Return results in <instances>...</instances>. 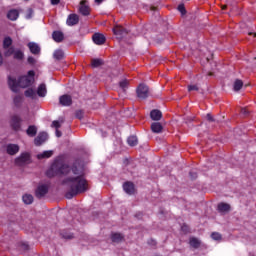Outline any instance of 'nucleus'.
Returning a JSON list of instances; mask_svg holds the SVG:
<instances>
[{
	"label": "nucleus",
	"instance_id": "obj_1",
	"mask_svg": "<svg viewBox=\"0 0 256 256\" xmlns=\"http://www.w3.org/2000/svg\"><path fill=\"white\" fill-rule=\"evenodd\" d=\"M46 175L47 177H64L62 185L67 189V199H73L76 195L85 193L89 189V183L85 179L83 168L69 167L61 160L54 161Z\"/></svg>",
	"mask_w": 256,
	"mask_h": 256
},
{
	"label": "nucleus",
	"instance_id": "obj_2",
	"mask_svg": "<svg viewBox=\"0 0 256 256\" xmlns=\"http://www.w3.org/2000/svg\"><path fill=\"white\" fill-rule=\"evenodd\" d=\"M33 83H35V71L33 70H30L27 74L20 76L18 80L12 76L8 77V85L14 93L19 91V87L25 89L27 87H31Z\"/></svg>",
	"mask_w": 256,
	"mask_h": 256
},
{
	"label": "nucleus",
	"instance_id": "obj_3",
	"mask_svg": "<svg viewBox=\"0 0 256 256\" xmlns=\"http://www.w3.org/2000/svg\"><path fill=\"white\" fill-rule=\"evenodd\" d=\"M15 163L19 167H22V165H28V163H31V154L23 152L19 157L15 159Z\"/></svg>",
	"mask_w": 256,
	"mask_h": 256
},
{
	"label": "nucleus",
	"instance_id": "obj_4",
	"mask_svg": "<svg viewBox=\"0 0 256 256\" xmlns=\"http://www.w3.org/2000/svg\"><path fill=\"white\" fill-rule=\"evenodd\" d=\"M139 99H147L149 97V87L145 84H140L136 90Z\"/></svg>",
	"mask_w": 256,
	"mask_h": 256
},
{
	"label": "nucleus",
	"instance_id": "obj_5",
	"mask_svg": "<svg viewBox=\"0 0 256 256\" xmlns=\"http://www.w3.org/2000/svg\"><path fill=\"white\" fill-rule=\"evenodd\" d=\"M49 193V183H40L36 189V197H45Z\"/></svg>",
	"mask_w": 256,
	"mask_h": 256
},
{
	"label": "nucleus",
	"instance_id": "obj_6",
	"mask_svg": "<svg viewBox=\"0 0 256 256\" xmlns=\"http://www.w3.org/2000/svg\"><path fill=\"white\" fill-rule=\"evenodd\" d=\"M11 55H14V59H18V61H21V59H23V57H25V55L23 54V52L21 50H15L14 48H9L5 52L6 57H11Z\"/></svg>",
	"mask_w": 256,
	"mask_h": 256
},
{
	"label": "nucleus",
	"instance_id": "obj_7",
	"mask_svg": "<svg viewBox=\"0 0 256 256\" xmlns=\"http://www.w3.org/2000/svg\"><path fill=\"white\" fill-rule=\"evenodd\" d=\"M4 149L8 155H17L21 148L18 144L8 143L4 146Z\"/></svg>",
	"mask_w": 256,
	"mask_h": 256
},
{
	"label": "nucleus",
	"instance_id": "obj_8",
	"mask_svg": "<svg viewBox=\"0 0 256 256\" xmlns=\"http://www.w3.org/2000/svg\"><path fill=\"white\" fill-rule=\"evenodd\" d=\"M10 125L14 131H19L21 129V118L17 115L12 116Z\"/></svg>",
	"mask_w": 256,
	"mask_h": 256
},
{
	"label": "nucleus",
	"instance_id": "obj_9",
	"mask_svg": "<svg viewBox=\"0 0 256 256\" xmlns=\"http://www.w3.org/2000/svg\"><path fill=\"white\" fill-rule=\"evenodd\" d=\"M49 139V136L47 135V132H41L38 134V136L35 138L34 143L35 145H43L45 141Z\"/></svg>",
	"mask_w": 256,
	"mask_h": 256
},
{
	"label": "nucleus",
	"instance_id": "obj_10",
	"mask_svg": "<svg viewBox=\"0 0 256 256\" xmlns=\"http://www.w3.org/2000/svg\"><path fill=\"white\" fill-rule=\"evenodd\" d=\"M28 49H30V53H32V55H39V53H41V47H39V44L35 42L28 43Z\"/></svg>",
	"mask_w": 256,
	"mask_h": 256
},
{
	"label": "nucleus",
	"instance_id": "obj_11",
	"mask_svg": "<svg viewBox=\"0 0 256 256\" xmlns=\"http://www.w3.org/2000/svg\"><path fill=\"white\" fill-rule=\"evenodd\" d=\"M66 23L69 25V27L77 25L79 23V16L77 14H70L66 20Z\"/></svg>",
	"mask_w": 256,
	"mask_h": 256
},
{
	"label": "nucleus",
	"instance_id": "obj_12",
	"mask_svg": "<svg viewBox=\"0 0 256 256\" xmlns=\"http://www.w3.org/2000/svg\"><path fill=\"white\" fill-rule=\"evenodd\" d=\"M92 39L95 45H103V43H105V36L101 33H95Z\"/></svg>",
	"mask_w": 256,
	"mask_h": 256
},
{
	"label": "nucleus",
	"instance_id": "obj_13",
	"mask_svg": "<svg viewBox=\"0 0 256 256\" xmlns=\"http://www.w3.org/2000/svg\"><path fill=\"white\" fill-rule=\"evenodd\" d=\"M114 35H117L118 37H123V35H127V30L123 28V26L116 25L113 28Z\"/></svg>",
	"mask_w": 256,
	"mask_h": 256
},
{
	"label": "nucleus",
	"instance_id": "obj_14",
	"mask_svg": "<svg viewBox=\"0 0 256 256\" xmlns=\"http://www.w3.org/2000/svg\"><path fill=\"white\" fill-rule=\"evenodd\" d=\"M123 189L128 195H133V193H135V185L131 182L124 183Z\"/></svg>",
	"mask_w": 256,
	"mask_h": 256
},
{
	"label": "nucleus",
	"instance_id": "obj_15",
	"mask_svg": "<svg viewBox=\"0 0 256 256\" xmlns=\"http://www.w3.org/2000/svg\"><path fill=\"white\" fill-rule=\"evenodd\" d=\"M60 104H62L64 107H69L71 103H73V100L71 99V96L69 95H63L60 97Z\"/></svg>",
	"mask_w": 256,
	"mask_h": 256
},
{
	"label": "nucleus",
	"instance_id": "obj_16",
	"mask_svg": "<svg viewBox=\"0 0 256 256\" xmlns=\"http://www.w3.org/2000/svg\"><path fill=\"white\" fill-rule=\"evenodd\" d=\"M79 11H80L81 14H83L85 16L89 15L90 9H89V5H87V2L82 1L80 3Z\"/></svg>",
	"mask_w": 256,
	"mask_h": 256
},
{
	"label": "nucleus",
	"instance_id": "obj_17",
	"mask_svg": "<svg viewBox=\"0 0 256 256\" xmlns=\"http://www.w3.org/2000/svg\"><path fill=\"white\" fill-rule=\"evenodd\" d=\"M150 117L153 121H160L163 114L159 110H152L150 113Z\"/></svg>",
	"mask_w": 256,
	"mask_h": 256
},
{
	"label": "nucleus",
	"instance_id": "obj_18",
	"mask_svg": "<svg viewBox=\"0 0 256 256\" xmlns=\"http://www.w3.org/2000/svg\"><path fill=\"white\" fill-rule=\"evenodd\" d=\"M8 19H10V21H17V19L19 18V11L13 9L10 10L7 14Z\"/></svg>",
	"mask_w": 256,
	"mask_h": 256
},
{
	"label": "nucleus",
	"instance_id": "obj_19",
	"mask_svg": "<svg viewBox=\"0 0 256 256\" xmlns=\"http://www.w3.org/2000/svg\"><path fill=\"white\" fill-rule=\"evenodd\" d=\"M230 209H231V206L229 204H227V203H220V204H218V211L220 213H227V212L230 211Z\"/></svg>",
	"mask_w": 256,
	"mask_h": 256
},
{
	"label": "nucleus",
	"instance_id": "obj_20",
	"mask_svg": "<svg viewBox=\"0 0 256 256\" xmlns=\"http://www.w3.org/2000/svg\"><path fill=\"white\" fill-rule=\"evenodd\" d=\"M39 97H45L47 95V86L45 84H40L37 90Z\"/></svg>",
	"mask_w": 256,
	"mask_h": 256
},
{
	"label": "nucleus",
	"instance_id": "obj_21",
	"mask_svg": "<svg viewBox=\"0 0 256 256\" xmlns=\"http://www.w3.org/2000/svg\"><path fill=\"white\" fill-rule=\"evenodd\" d=\"M151 129L153 133H161V131H163V126L159 122H154L151 125Z\"/></svg>",
	"mask_w": 256,
	"mask_h": 256
},
{
	"label": "nucleus",
	"instance_id": "obj_22",
	"mask_svg": "<svg viewBox=\"0 0 256 256\" xmlns=\"http://www.w3.org/2000/svg\"><path fill=\"white\" fill-rule=\"evenodd\" d=\"M52 37L56 43H61V41H63V32L55 31L53 32Z\"/></svg>",
	"mask_w": 256,
	"mask_h": 256
},
{
	"label": "nucleus",
	"instance_id": "obj_23",
	"mask_svg": "<svg viewBox=\"0 0 256 256\" xmlns=\"http://www.w3.org/2000/svg\"><path fill=\"white\" fill-rule=\"evenodd\" d=\"M53 156V151L48 150V151H44L42 153H39L37 155V159H49V157Z\"/></svg>",
	"mask_w": 256,
	"mask_h": 256
},
{
	"label": "nucleus",
	"instance_id": "obj_24",
	"mask_svg": "<svg viewBox=\"0 0 256 256\" xmlns=\"http://www.w3.org/2000/svg\"><path fill=\"white\" fill-rule=\"evenodd\" d=\"M61 123H63V120H55L52 122V127H54L55 129H59V127H61ZM56 137H61V131L56 130Z\"/></svg>",
	"mask_w": 256,
	"mask_h": 256
},
{
	"label": "nucleus",
	"instance_id": "obj_25",
	"mask_svg": "<svg viewBox=\"0 0 256 256\" xmlns=\"http://www.w3.org/2000/svg\"><path fill=\"white\" fill-rule=\"evenodd\" d=\"M26 133L29 137H35V135H37V127L33 125L29 126Z\"/></svg>",
	"mask_w": 256,
	"mask_h": 256
},
{
	"label": "nucleus",
	"instance_id": "obj_26",
	"mask_svg": "<svg viewBox=\"0 0 256 256\" xmlns=\"http://www.w3.org/2000/svg\"><path fill=\"white\" fill-rule=\"evenodd\" d=\"M201 245V241L195 237L190 238V246L194 247V249L199 248Z\"/></svg>",
	"mask_w": 256,
	"mask_h": 256
},
{
	"label": "nucleus",
	"instance_id": "obj_27",
	"mask_svg": "<svg viewBox=\"0 0 256 256\" xmlns=\"http://www.w3.org/2000/svg\"><path fill=\"white\" fill-rule=\"evenodd\" d=\"M25 205H31V203H33V195L31 194H25L23 197H22Z\"/></svg>",
	"mask_w": 256,
	"mask_h": 256
},
{
	"label": "nucleus",
	"instance_id": "obj_28",
	"mask_svg": "<svg viewBox=\"0 0 256 256\" xmlns=\"http://www.w3.org/2000/svg\"><path fill=\"white\" fill-rule=\"evenodd\" d=\"M113 243H119L120 241H123V235L120 233H114L111 237Z\"/></svg>",
	"mask_w": 256,
	"mask_h": 256
},
{
	"label": "nucleus",
	"instance_id": "obj_29",
	"mask_svg": "<svg viewBox=\"0 0 256 256\" xmlns=\"http://www.w3.org/2000/svg\"><path fill=\"white\" fill-rule=\"evenodd\" d=\"M25 96L30 97L31 99H35V97H37V93L33 89H28L25 91Z\"/></svg>",
	"mask_w": 256,
	"mask_h": 256
},
{
	"label": "nucleus",
	"instance_id": "obj_30",
	"mask_svg": "<svg viewBox=\"0 0 256 256\" xmlns=\"http://www.w3.org/2000/svg\"><path fill=\"white\" fill-rule=\"evenodd\" d=\"M127 141L130 147H135L137 145V136H130Z\"/></svg>",
	"mask_w": 256,
	"mask_h": 256
},
{
	"label": "nucleus",
	"instance_id": "obj_31",
	"mask_svg": "<svg viewBox=\"0 0 256 256\" xmlns=\"http://www.w3.org/2000/svg\"><path fill=\"white\" fill-rule=\"evenodd\" d=\"M243 87V81L236 80L234 82V91H241V88Z\"/></svg>",
	"mask_w": 256,
	"mask_h": 256
},
{
	"label": "nucleus",
	"instance_id": "obj_32",
	"mask_svg": "<svg viewBox=\"0 0 256 256\" xmlns=\"http://www.w3.org/2000/svg\"><path fill=\"white\" fill-rule=\"evenodd\" d=\"M12 43H13V40H11L10 37L5 38L4 42H3L4 49H9V47H11Z\"/></svg>",
	"mask_w": 256,
	"mask_h": 256
},
{
	"label": "nucleus",
	"instance_id": "obj_33",
	"mask_svg": "<svg viewBox=\"0 0 256 256\" xmlns=\"http://www.w3.org/2000/svg\"><path fill=\"white\" fill-rule=\"evenodd\" d=\"M65 54L63 53V50H56L54 52V59L61 60Z\"/></svg>",
	"mask_w": 256,
	"mask_h": 256
},
{
	"label": "nucleus",
	"instance_id": "obj_34",
	"mask_svg": "<svg viewBox=\"0 0 256 256\" xmlns=\"http://www.w3.org/2000/svg\"><path fill=\"white\" fill-rule=\"evenodd\" d=\"M92 67H101L103 65V60L101 59H93L91 62Z\"/></svg>",
	"mask_w": 256,
	"mask_h": 256
},
{
	"label": "nucleus",
	"instance_id": "obj_35",
	"mask_svg": "<svg viewBox=\"0 0 256 256\" xmlns=\"http://www.w3.org/2000/svg\"><path fill=\"white\" fill-rule=\"evenodd\" d=\"M128 85H129V82L127 80H122L120 82V89H122V91H125V89H127Z\"/></svg>",
	"mask_w": 256,
	"mask_h": 256
},
{
	"label": "nucleus",
	"instance_id": "obj_36",
	"mask_svg": "<svg viewBox=\"0 0 256 256\" xmlns=\"http://www.w3.org/2000/svg\"><path fill=\"white\" fill-rule=\"evenodd\" d=\"M211 238L214 240V241H221V234L217 233V232H213L211 234Z\"/></svg>",
	"mask_w": 256,
	"mask_h": 256
},
{
	"label": "nucleus",
	"instance_id": "obj_37",
	"mask_svg": "<svg viewBox=\"0 0 256 256\" xmlns=\"http://www.w3.org/2000/svg\"><path fill=\"white\" fill-rule=\"evenodd\" d=\"M28 63L29 65H35L37 63V60L33 56H30L28 57Z\"/></svg>",
	"mask_w": 256,
	"mask_h": 256
},
{
	"label": "nucleus",
	"instance_id": "obj_38",
	"mask_svg": "<svg viewBox=\"0 0 256 256\" xmlns=\"http://www.w3.org/2000/svg\"><path fill=\"white\" fill-rule=\"evenodd\" d=\"M178 11H180V13H181L182 15H185V13H186V11H185V5L180 4V5L178 6Z\"/></svg>",
	"mask_w": 256,
	"mask_h": 256
},
{
	"label": "nucleus",
	"instance_id": "obj_39",
	"mask_svg": "<svg viewBox=\"0 0 256 256\" xmlns=\"http://www.w3.org/2000/svg\"><path fill=\"white\" fill-rule=\"evenodd\" d=\"M199 87L197 85H190L188 86V91H198Z\"/></svg>",
	"mask_w": 256,
	"mask_h": 256
},
{
	"label": "nucleus",
	"instance_id": "obj_40",
	"mask_svg": "<svg viewBox=\"0 0 256 256\" xmlns=\"http://www.w3.org/2000/svg\"><path fill=\"white\" fill-rule=\"evenodd\" d=\"M20 249H21L22 251H27V249H29V245H28L27 243H22V244L20 245Z\"/></svg>",
	"mask_w": 256,
	"mask_h": 256
},
{
	"label": "nucleus",
	"instance_id": "obj_41",
	"mask_svg": "<svg viewBox=\"0 0 256 256\" xmlns=\"http://www.w3.org/2000/svg\"><path fill=\"white\" fill-rule=\"evenodd\" d=\"M14 103L17 105L18 103H21V97L18 95L14 98Z\"/></svg>",
	"mask_w": 256,
	"mask_h": 256
},
{
	"label": "nucleus",
	"instance_id": "obj_42",
	"mask_svg": "<svg viewBox=\"0 0 256 256\" xmlns=\"http://www.w3.org/2000/svg\"><path fill=\"white\" fill-rule=\"evenodd\" d=\"M76 117H77L78 119H83V112H82V111L76 112Z\"/></svg>",
	"mask_w": 256,
	"mask_h": 256
},
{
	"label": "nucleus",
	"instance_id": "obj_43",
	"mask_svg": "<svg viewBox=\"0 0 256 256\" xmlns=\"http://www.w3.org/2000/svg\"><path fill=\"white\" fill-rule=\"evenodd\" d=\"M207 120L208 121H215V119H213V116L211 114H207Z\"/></svg>",
	"mask_w": 256,
	"mask_h": 256
},
{
	"label": "nucleus",
	"instance_id": "obj_44",
	"mask_svg": "<svg viewBox=\"0 0 256 256\" xmlns=\"http://www.w3.org/2000/svg\"><path fill=\"white\" fill-rule=\"evenodd\" d=\"M52 5H59V0H51Z\"/></svg>",
	"mask_w": 256,
	"mask_h": 256
},
{
	"label": "nucleus",
	"instance_id": "obj_45",
	"mask_svg": "<svg viewBox=\"0 0 256 256\" xmlns=\"http://www.w3.org/2000/svg\"><path fill=\"white\" fill-rule=\"evenodd\" d=\"M95 3H97L98 5H101V3H103V0H95Z\"/></svg>",
	"mask_w": 256,
	"mask_h": 256
},
{
	"label": "nucleus",
	"instance_id": "obj_46",
	"mask_svg": "<svg viewBox=\"0 0 256 256\" xmlns=\"http://www.w3.org/2000/svg\"><path fill=\"white\" fill-rule=\"evenodd\" d=\"M250 35H254V37H256V33H254V34H253V33H250Z\"/></svg>",
	"mask_w": 256,
	"mask_h": 256
},
{
	"label": "nucleus",
	"instance_id": "obj_47",
	"mask_svg": "<svg viewBox=\"0 0 256 256\" xmlns=\"http://www.w3.org/2000/svg\"><path fill=\"white\" fill-rule=\"evenodd\" d=\"M226 8H227V6H223V7H222V9H226Z\"/></svg>",
	"mask_w": 256,
	"mask_h": 256
}]
</instances>
